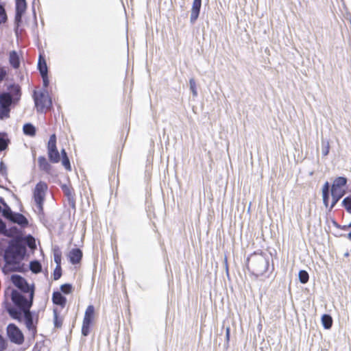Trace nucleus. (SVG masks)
Here are the masks:
<instances>
[{
  "label": "nucleus",
  "instance_id": "nucleus-9",
  "mask_svg": "<svg viewBox=\"0 0 351 351\" xmlns=\"http://www.w3.org/2000/svg\"><path fill=\"white\" fill-rule=\"evenodd\" d=\"M21 319H16L18 322H21L24 320L26 328L32 331L34 335L36 332V325L34 324L35 313L30 311V308L23 311Z\"/></svg>",
  "mask_w": 351,
  "mask_h": 351
},
{
  "label": "nucleus",
  "instance_id": "nucleus-19",
  "mask_svg": "<svg viewBox=\"0 0 351 351\" xmlns=\"http://www.w3.org/2000/svg\"><path fill=\"white\" fill-rule=\"evenodd\" d=\"M37 67L40 75L48 74V67L45 58L41 55L39 56Z\"/></svg>",
  "mask_w": 351,
  "mask_h": 351
},
{
  "label": "nucleus",
  "instance_id": "nucleus-10",
  "mask_svg": "<svg viewBox=\"0 0 351 351\" xmlns=\"http://www.w3.org/2000/svg\"><path fill=\"white\" fill-rule=\"evenodd\" d=\"M83 256L82 251L80 248H73L69 253L68 257L69 261L73 265L80 263Z\"/></svg>",
  "mask_w": 351,
  "mask_h": 351
},
{
  "label": "nucleus",
  "instance_id": "nucleus-58",
  "mask_svg": "<svg viewBox=\"0 0 351 351\" xmlns=\"http://www.w3.org/2000/svg\"><path fill=\"white\" fill-rule=\"evenodd\" d=\"M33 13H34V15L36 16V12H35V9L34 7H33Z\"/></svg>",
  "mask_w": 351,
  "mask_h": 351
},
{
  "label": "nucleus",
  "instance_id": "nucleus-27",
  "mask_svg": "<svg viewBox=\"0 0 351 351\" xmlns=\"http://www.w3.org/2000/svg\"><path fill=\"white\" fill-rule=\"evenodd\" d=\"M24 13L15 12L14 16V32L16 34H18V29L23 22V16Z\"/></svg>",
  "mask_w": 351,
  "mask_h": 351
},
{
  "label": "nucleus",
  "instance_id": "nucleus-26",
  "mask_svg": "<svg viewBox=\"0 0 351 351\" xmlns=\"http://www.w3.org/2000/svg\"><path fill=\"white\" fill-rule=\"evenodd\" d=\"M15 12L25 13L27 9L26 0H15Z\"/></svg>",
  "mask_w": 351,
  "mask_h": 351
},
{
  "label": "nucleus",
  "instance_id": "nucleus-48",
  "mask_svg": "<svg viewBox=\"0 0 351 351\" xmlns=\"http://www.w3.org/2000/svg\"><path fill=\"white\" fill-rule=\"evenodd\" d=\"M330 194L322 193L323 203L326 207L328 206Z\"/></svg>",
  "mask_w": 351,
  "mask_h": 351
},
{
  "label": "nucleus",
  "instance_id": "nucleus-53",
  "mask_svg": "<svg viewBox=\"0 0 351 351\" xmlns=\"http://www.w3.org/2000/svg\"><path fill=\"white\" fill-rule=\"evenodd\" d=\"M343 236L345 237H346L348 239H349L350 241H351V231L348 234H345Z\"/></svg>",
  "mask_w": 351,
  "mask_h": 351
},
{
  "label": "nucleus",
  "instance_id": "nucleus-5",
  "mask_svg": "<svg viewBox=\"0 0 351 351\" xmlns=\"http://www.w3.org/2000/svg\"><path fill=\"white\" fill-rule=\"evenodd\" d=\"M47 190V184L45 182L40 181L36 184L34 191V199L40 214L43 213V203Z\"/></svg>",
  "mask_w": 351,
  "mask_h": 351
},
{
  "label": "nucleus",
  "instance_id": "nucleus-37",
  "mask_svg": "<svg viewBox=\"0 0 351 351\" xmlns=\"http://www.w3.org/2000/svg\"><path fill=\"white\" fill-rule=\"evenodd\" d=\"M73 286L70 283H65L60 286V292L64 294H69L72 292Z\"/></svg>",
  "mask_w": 351,
  "mask_h": 351
},
{
  "label": "nucleus",
  "instance_id": "nucleus-46",
  "mask_svg": "<svg viewBox=\"0 0 351 351\" xmlns=\"http://www.w3.org/2000/svg\"><path fill=\"white\" fill-rule=\"evenodd\" d=\"M8 73L5 69L3 66H0V82L3 81Z\"/></svg>",
  "mask_w": 351,
  "mask_h": 351
},
{
  "label": "nucleus",
  "instance_id": "nucleus-22",
  "mask_svg": "<svg viewBox=\"0 0 351 351\" xmlns=\"http://www.w3.org/2000/svg\"><path fill=\"white\" fill-rule=\"evenodd\" d=\"M95 314V308L93 305L88 306L84 317V322H89L93 324Z\"/></svg>",
  "mask_w": 351,
  "mask_h": 351
},
{
  "label": "nucleus",
  "instance_id": "nucleus-2",
  "mask_svg": "<svg viewBox=\"0 0 351 351\" xmlns=\"http://www.w3.org/2000/svg\"><path fill=\"white\" fill-rule=\"evenodd\" d=\"M23 293L16 289H12L11 291L10 297L14 306H12L8 304L5 309L9 315L14 319H21L23 311L31 308L33 304L34 290L27 293H29V299Z\"/></svg>",
  "mask_w": 351,
  "mask_h": 351
},
{
  "label": "nucleus",
  "instance_id": "nucleus-59",
  "mask_svg": "<svg viewBox=\"0 0 351 351\" xmlns=\"http://www.w3.org/2000/svg\"><path fill=\"white\" fill-rule=\"evenodd\" d=\"M32 351H38V350H36V348L34 347V348H33V350H32Z\"/></svg>",
  "mask_w": 351,
  "mask_h": 351
},
{
  "label": "nucleus",
  "instance_id": "nucleus-38",
  "mask_svg": "<svg viewBox=\"0 0 351 351\" xmlns=\"http://www.w3.org/2000/svg\"><path fill=\"white\" fill-rule=\"evenodd\" d=\"M7 20L8 16L4 5L3 4H0V24L5 23Z\"/></svg>",
  "mask_w": 351,
  "mask_h": 351
},
{
  "label": "nucleus",
  "instance_id": "nucleus-28",
  "mask_svg": "<svg viewBox=\"0 0 351 351\" xmlns=\"http://www.w3.org/2000/svg\"><path fill=\"white\" fill-rule=\"evenodd\" d=\"M11 108L0 106V120H5L10 117Z\"/></svg>",
  "mask_w": 351,
  "mask_h": 351
},
{
  "label": "nucleus",
  "instance_id": "nucleus-50",
  "mask_svg": "<svg viewBox=\"0 0 351 351\" xmlns=\"http://www.w3.org/2000/svg\"><path fill=\"white\" fill-rule=\"evenodd\" d=\"M6 348V343L3 337L0 335V351H3Z\"/></svg>",
  "mask_w": 351,
  "mask_h": 351
},
{
  "label": "nucleus",
  "instance_id": "nucleus-24",
  "mask_svg": "<svg viewBox=\"0 0 351 351\" xmlns=\"http://www.w3.org/2000/svg\"><path fill=\"white\" fill-rule=\"evenodd\" d=\"M29 267L30 271L34 274H38L42 271V265L37 260L30 261Z\"/></svg>",
  "mask_w": 351,
  "mask_h": 351
},
{
  "label": "nucleus",
  "instance_id": "nucleus-4",
  "mask_svg": "<svg viewBox=\"0 0 351 351\" xmlns=\"http://www.w3.org/2000/svg\"><path fill=\"white\" fill-rule=\"evenodd\" d=\"M33 99L38 112L43 113L52 108V101L47 90H34Z\"/></svg>",
  "mask_w": 351,
  "mask_h": 351
},
{
  "label": "nucleus",
  "instance_id": "nucleus-30",
  "mask_svg": "<svg viewBox=\"0 0 351 351\" xmlns=\"http://www.w3.org/2000/svg\"><path fill=\"white\" fill-rule=\"evenodd\" d=\"M2 213V215L7 219L10 220V218L12 216V215L14 213V212H13L10 207L6 204L5 203V206H4V208H1V212Z\"/></svg>",
  "mask_w": 351,
  "mask_h": 351
},
{
  "label": "nucleus",
  "instance_id": "nucleus-54",
  "mask_svg": "<svg viewBox=\"0 0 351 351\" xmlns=\"http://www.w3.org/2000/svg\"><path fill=\"white\" fill-rule=\"evenodd\" d=\"M0 202L5 206V203H6L3 197H0Z\"/></svg>",
  "mask_w": 351,
  "mask_h": 351
},
{
  "label": "nucleus",
  "instance_id": "nucleus-57",
  "mask_svg": "<svg viewBox=\"0 0 351 351\" xmlns=\"http://www.w3.org/2000/svg\"><path fill=\"white\" fill-rule=\"evenodd\" d=\"M198 5H199V10H200V7H201V0H199Z\"/></svg>",
  "mask_w": 351,
  "mask_h": 351
},
{
  "label": "nucleus",
  "instance_id": "nucleus-42",
  "mask_svg": "<svg viewBox=\"0 0 351 351\" xmlns=\"http://www.w3.org/2000/svg\"><path fill=\"white\" fill-rule=\"evenodd\" d=\"M61 161H62V165L64 166V167L68 170V171H71V163H70V160L69 158V157H64L62 158H60Z\"/></svg>",
  "mask_w": 351,
  "mask_h": 351
},
{
  "label": "nucleus",
  "instance_id": "nucleus-6",
  "mask_svg": "<svg viewBox=\"0 0 351 351\" xmlns=\"http://www.w3.org/2000/svg\"><path fill=\"white\" fill-rule=\"evenodd\" d=\"M56 141V135L53 134L50 136L47 146L48 158L52 163H58L60 161V154L57 148Z\"/></svg>",
  "mask_w": 351,
  "mask_h": 351
},
{
  "label": "nucleus",
  "instance_id": "nucleus-1",
  "mask_svg": "<svg viewBox=\"0 0 351 351\" xmlns=\"http://www.w3.org/2000/svg\"><path fill=\"white\" fill-rule=\"evenodd\" d=\"M27 255L25 237H17L8 242L4 251L3 260L5 265L2 270L4 274L14 271H22L21 262Z\"/></svg>",
  "mask_w": 351,
  "mask_h": 351
},
{
  "label": "nucleus",
  "instance_id": "nucleus-33",
  "mask_svg": "<svg viewBox=\"0 0 351 351\" xmlns=\"http://www.w3.org/2000/svg\"><path fill=\"white\" fill-rule=\"evenodd\" d=\"M330 151V144L326 140H322V154L323 156H326Z\"/></svg>",
  "mask_w": 351,
  "mask_h": 351
},
{
  "label": "nucleus",
  "instance_id": "nucleus-52",
  "mask_svg": "<svg viewBox=\"0 0 351 351\" xmlns=\"http://www.w3.org/2000/svg\"><path fill=\"white\" fill-rule=\"evenodd\" d=\"M349 228H351V226H349V224H348L347 226H341L340 229L346 230H347Z\"/></svg>",
  "mask_w": 351,
  "mask_h": 351
},
{
  "label": "nucleus",
  "instance_id": "nucleus-18",
  "mask_svg": "<svg viewBox=\"0 0 351 351\" xmlns=\"http://www.w3.org/2000/svg\"><path fill=\"white\" fill-rule=\"evenodd\" d=\"M348 180L345 177L339 176L335 179L331 186L332 190H342L341 187L346 185Z\"/></svg>",
  "mask_w": 351,
  "mask_h": 351
},
{
  "label": "nucleus",
  "instance_id": "nucleus-12",
  "mask_svg": "<svg viewBox=\"0 0 351 351\" xmlns=\"http://www.w3.org/2000/svg\"><path fill=\"white\" fill-rule=\"evenodd\" d=\"M60 187L64 195L67 198L69 206L72 208H75V200L72 193V189L66 184H61Z\"/></svg>",
  "mask_w": 351,
  "mask_h": 351
},
{
  "label": "nucleus",
  "instance_id": "nucleus-56",
  "mask_svg": "<svg viewBox=\"0 0 351 351\" xmlns=\"http://www.w3.org/2000/svg\"><path fill=\"white\" fill-rule=\"evenodd\" d=\"M333 223H334V226H335V227H337V228H341V226H340V225H339L337 222L334 221V222H333Z\"/></svg>",
  "mask_w": 351,
  "mask_h": 351
},
{
  "label": "nucleus",
  "instance_id": "nucleus-55",
  "mask_svg": "<svg viewBox=\"0 0 351 351\" xmlns=\"http://www.w3.org/2000/svg\"><path fill=\"white\" fill-rule=\"evenodd\" d=\"M229 334H230V329L228 328L226 329V337L228 339L229 338Z\"/></svg>",
  "mask_w": 351,
  "mask_h": 351
},
{
  "label": "nucleus",
  "instance_id": "nucleus-62",
  "mask_svg": "<svg viewBox=\"0 0 351 351\" xmlns=\"http://www.w3.org/2000/svg\"><path fill=\"white\" fill-rule=\"evenodd\" d=\"M349 226H351V222L349 223Z\"/></svg>",
  "mask_w": 351,
  "mask_h": 351
},
{
  "label": "nucleus",
  "instance_id": "nucleus-40",
  "mask_svg": "<svg viewBox=\"0 0 351 351\" xmlns=\"http://www.w3.org/2000/svg\"><path fill=\"white\" fill-rule=\"evenodd\" d=\"M6 232L10 235H5V237H12L19 234L20 233V231L17 227L13 226L8 230L6 228Z\"/></svg>",
  "mask_w": 351,
  "mask_h": 351
},
{
  "label": "nucleus",
  "instance_id": "nucleus-13",
  "mask_svg": "<svg viewBox=\"0 0 351 351\" xmlns=\"http://www.w3.org/2000/svg\"><path fill=\"white\" fill-rule=\"evenodd\" d=\"M8 92L11 94V97L14 102L17 104L21 96V88L20 86L16 84H12L8 87Z\"/></svg>",
  "mask_w": 351,
  "mask_h": 351
},
{
  "label": "nucleus",
  "instance_id": "nucleus-14",
  "mask_svg": "<svg viewBox=\"0 0 351 351\" xmlns=\"http://www.w3.org/2000/svg\"><path fill=\"white\" fill-rule=\"evenodd\" d=\"M16 103L11 97V94L6 91L0 93V106H6L11 108L12 105H15Z\"/></svg>",
  "mask_w": 351,
  "mask_h": 351
},
{
  "label": "nucleus",
  "instance_id": "nucleus-11",
  "mask_svg": "<svg viewBox=\"0 0 351 351\" xmlns=\"http://www.w3.org/2000/svg\"><path fill=\"white\" fill-rule=\"evenodd\" d=\"M10 221L12 223L18 224L21 228H25L29 224V221L26 217L19 213H14L10 218Z\"/></svg>",
  "mask_w": 351,
  "mask_h": 351
},
{
  "label": "nucleus",
  "instance_id": "nucleus-23",
  "mask_svg": "<svg viewBox=\"0 0 351 351\" xmlns=\"http://www.w3.org/2000/svg\"><path fill=\"white\" fill-rule=\"evenodd\" d=\"M23 130V133L25 135L32 136V137L34 136L36 133V129L35 126L30 123H27L24 124Z\"/></svg>",
  "mask_w": 351,
  "mask_h": 351
},
{
  "label": "nucleus",
  "instance_id": "nucleus-15",
  "mask_svg": "<svg viewBox=\"0 0 351 351\" xmlns=\"http://www.w3.org/2000/svg\"><path fill=\"white\" fill-rule=\"evenodd\" d=\"M66 297L64 296L60 291H53L52 294V302L54 304L64 308L66 306Z\"/></svg>",
  "mask_w": 351,
  "mask_h": 351
},
{
  "label": "nucleus",
  "instance_id": "nucleus-44",
  "mask_svg": "<svg viewBox=\"0 0 351 351\" xmlns=\"http://www.w3.org/2000/svg\"><path fill=\"white\" fill-rule=\"evenodd\" d=\"M190 88L193 93V96H196L197 95V92L196 89L195 80L193 78L190 80Z\"/></svg>",
  "mask_w": 351,
  "mask_h": 351
},
{
  "label": "nucleus",
  "instance_id": "nucleus-31",
  "mask_svg": "<svg viewBox=\"0 0 351 351\" xmlns=\"http://www.w3.org/2000/svg\"><path fill=\"white\" fill-rule=\"evenodd\" d=\"M53 324L56 328H61L62 325V319L59 317L56 309H53Z\"/></svg>",
  "mask_w": 351,
  "mask_h": 351
},
{
  "label": "nucleus",
  "instance_id": "nucleus-8",
  "mask_svg": "<svg viewBox=\"0 0 351 351\" xmlns=\"http://www.w3.org/2000/svg\"><path fill=\"white\" fill-rule=\"evenodd\" d=\"M10 280L15 287H16L20 291L26 293L34 290V285H29L27 280L20 275L13 274L11 276Z\"/></svg>",
  "mask_w": 351,
  "mask_h": 351
},
{
  "label": "nucleus",
  "instance_id": "nucleus-35",
  "mask_svg": "<svg viewBox=\"0 0 351 351\" xmlns=\"http://www.w3.org/2000/svg\"><path fill=\"white\" fill-rule=\"evenodd\" d=\"M341 204L345 208L346 211L351 214V195L345 197L343 199Z\"/></svg>",
  "mask_w": 351,
  "mask_h": 351
},
{
  "label": "nucleus",
  "instance_id": "nucleus-34",
  "mask_svg": "<svg viewBox=\"0 0 351 351\" xmlns=\"http://www.w3.org/2000/svg\"><path fill=\"white\" fill-rule=\"evenodd\" d=\"M25 242L26 247L28 246L30 249H34L36 247V241L31 234H29L27 237H25Z\"/></svg>",
  "mask_w": 351,
  "mask_h": 351
},
{
  "label": "nucleus",
  "instance_id": "nucleus-3",
  "mask_svg": "<svg viewBox=\"0 0 351 351\" xmlns=\"http://www.w3.org/2000/svg\"><path fill=\"white\" fill-rule=\"evenodd\" d=\"M269 256L263 252H254L247 259V268L254 276L258 277L263 275L268 269Z\"/></svg>",
  "mask_w": 351,
  "mask_h": 351
},
{
  "label": "nucleus",
  "instance_id": "nucleus-39",
  "mask_svg": "<svg viewBox=\"0 0 351 351\" xmlns=\"http://www.w3.org/2000/svg\"><path fill=\"white\" fill-rule=\"evenodd\" d=\"M54 262L56 265H61L62 254L59 249L53 250Z\"/></svg>",
  "mask_w": 351,
  "mask_h": 351
},
{
  "label": "nucleus",
  "instance_id": "nucleus-17",
  "mask_svg": "<svg viewBox=\"0 0 351 351\" xmlns=\"http://www.w3.org/2000/svg\"><path fill=\"white\" fill-rule=\"evenodd\" d=\"M345 195L344 190H332L331 189L332 202L329 208L331 210L339 199Z\"/></svg>",
  "mask_w": 351,
  "mask_h": 351
},
{
  "label": "nucleus",
  "instance_id": "nucleus-41",
  "mask_svg": "<svg viewBox=\"0 0 351 351\" xmlns=\"http://www.w3.org/2000/svg\"><path fill=\"white\" fill-rule=\"evenodd\" d=\"M53 280H58L62 276V267L61 265H56L53 271Z\"/></svg>",
  "mask_w": 351,
  "mask_h": 351
},
{
  "label": "nucleus",
  "instance_id": "nucleus-61",
  "mask_svg": "<svg viewBox=\"0 0 351 351\" xmlns=\"http://www.w3.org/2000/svg\"><path fill=\"white\" fill-rule=\"evenodd\" d=\"M193 112H194L195 113H196V112L195 111V107H194V106L193 107Z\"/></svg>",
  "mask_w": 351,
  "mask_h": 351
},
{
  "label": "nucleus",
  "instance_id": "nucleus-47",
  "mask_svg": "<svg viewBox=\"0 0 351 351\" xmlns=\"http://www.w3.org/2000/svg\"><path fill=\"white\" fill-rule=\"evenodd\" d=\"M7 167L5 164L3 162H0V173L2 176H5L7 174Z\"/></svg>",
  "mask_w": 351,
  "mask_h": 351
},
{
  "label": "nucleus",
  "instance_id": "nucleus-45",
  "mask_svg": "<svg viewBox=\"0 0 351 351\" xmlns=\"http://www.w3.org/2000/svg\"><path fill=\"white\" fill-rule=\"evenodd\" d=\"M0 234L9 235L6 232V224L1 218H0Z\"/></svg>",
  "mask_w": 351,
  "mask_h": 351
},
{
  "label": "nucleus",
  "instance_id": "nucleus-60",
  "mask_svg": "<svg viewBox=\"0 0 351 351\" xmlns=\"http://www.w3.org/2000/svg\"><path fill=\"white\" fill-rule=\"evenodd\" d=\"M348 255H349L348 252H346V253L345 254V256H348Z\"/></svg>",
  "mask_w": 351,
  "mask_h": 351
},
{
  "label": "nucleus",
  "instance_id": "nucleus-7",
  "mask_svg": "<svg viewBox=\"0 0 351 351\" xmlns=\"http://www.w3.org/2000/svg\"><path fill=\"white\" fill-rule=\"evenodd\" d=\"M7 335L12 343L21 345L24 342V335L22 331L14 324L8 325Z\"/></svg>",
  "mask_w": 351,
  "mask_h": 351
},
{
  "label": "nucleus",
  "instance_id": "nucleus-20",
  "mask_svg": "<svg viewBox=\"0 0 351 351\" xmlns=\"http://www.w3.org/2000/svg\"><path fill=\"white\" fill-rule=\"evenodd\" d=\"M9 62L14 69H18L20 66L19 56L16 51H12L9 55Z\"/></svg>",
  "mask_w": 351,
  "mask_h": 351
},
{
  "label": "nucleus",
  "instance_id": "nucleus-36",
  "mask_svg": "<svg viewBox=\"0 0 351 351\" xmlns=\"http://www.w3.org/2000/svg\"><path fill=\"white\" fill-rule=\"evenodd\" d=\"M91 325L92 323L83 321L82 326V335L83 336L86 337L89 335Z\"/></svg>",
  "mask_w": 351,
  "mask_h": 351
},
{
  "label": "nucleus",
  "instance_id": "nucleus-49",
  "mask_svg": "<svg viewBox=\"0 0 351 351\" xmlns=\"http://www.w3.org/2000/svg\"><path fill=\"white\" fill-rule=\"evenodd\" d=\"M322 193L330 194V185L328 182H326L323 186Z\"/></svg>",
  "mask_w": 351,
  "mask_h": 351
},
{
  "label": "nucleus",
  "instance_id": "nucleus-16",
  "mask_svg": "<svg viewBox=\"0 0 351 351\" xmlns=\"http://www.w3.org/2000/svg\"><path fill=\"white\" fill-rule=\"evenodd\" d=\"M38 165L39 169L40 171H44L47 173H50L52 166L48 162L45 156H40L38 158Z\"/></svg>",
  "mask_w": 351,
  "mask_h": 351
},
{
  "label": "nucleus",
  "instance_id": "nucleus-29",
  "mask_svg": "<svg viewBox=\"0 0 351 351\" xmlns=\"http://www.w3.org/2000/svg\"><path fill=\"white\" fill-rule=\"evenodd\" d=\"M197 19V0H193L192 12L191 15V23H194Z\"/></svg>",
  "mask_w": 351,
  "mask_h": 351
},
{
  "label": "nucleus",
  "instance_id": "nucleus-32",
  "mask_svg": "<svg viewBox=\"0 0 351 351\" xmlns=\"http://www.w3.org/2000/svg\"><path fill=\"white\" fill-rule=\"evenodd\" d=\"M298 278L302 284H306L309 280L308 273L306 270H300L298 274Z\"/></svg>",
  "mask_w": 351,
  "mask_h": 351
},
{
  "label": "nucleus",
  "instance_id": "nucleus-43",
  "mask_svg": "<svg viewBox=\"0 0 351 351\" xmlns=\"http://www.w3.org/2000/svg\"><path fill=\"white\" fill-rule=\"evenodd\" d=\"M43 80V88L47 90V88L48 87L49 84V80L48 74L40 75Z\"/></svg>",
  "mask_w": 351,
  "mask_h": 351
},
{
  "label": "nucleus",
  "instance_id": "nucleus-51",
  "mask_svg": "<svg viewBox=\"0 0 351 351\" xmlns=\"http://www.w3.org/2000/svg\"><path fill=\"white\" fill-rule=\"evenodd\" d=\"M60 154V158H62L64 157H65V158L69 157L65 149H64V148L61 149Z\"/></svg>",
  "mask_w": 351,
  "mask_h": 351
},
{
  "label": "nucleus",
  "instance_id": "nucleus-25",
  "mask_svg": "<svg viewBox=\"0 0 351 351\" xmlns=\"http://www.w3.org/2000/svg\"><path fill=\"white\" fill-rule=\"evenodd\" d=\"M322 324L325 329H330L332 326V318L328 314H324L322 316Z\"/></svg>",
  "mask_w": 351,
  "mask_h": 351
},
{
  "label": "nucleus",
  "instance_id": "nucleus-21",
  "mask_svg": "<svg viewBox=\"0 0 351 351\" xmlns=\"http://www.w3.org/2000/svg\"><path fill=\"white\" fill-rule=\"evenodd\" d=\"M10 141L8 138V134L6 132H0V152H3L5 150Z\"/></svg>",
  "mask_w": 351,
  "mask_h": 351
}]
</instances>
